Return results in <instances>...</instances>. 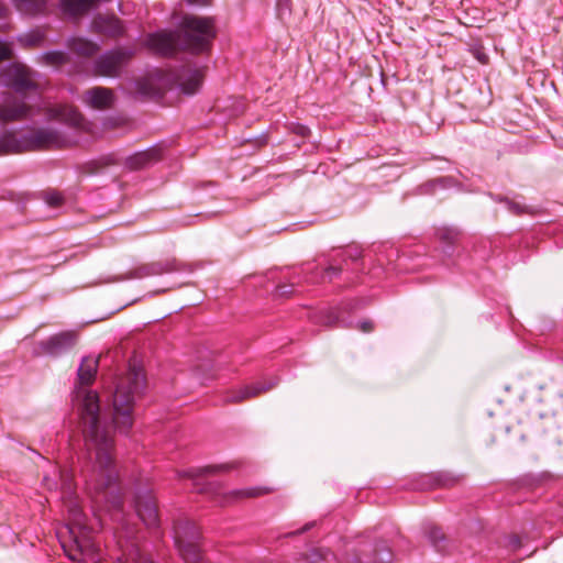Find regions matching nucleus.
Here are the masks:
<instances>
[{
    "label": "nucleus",
    "mask_w": 563,
    "mask_h": 563,
    "mask_svg": "<svg viewBox=\"0 0 563 563\" xmlns=\"http://www.w3.org/2000/svg\"><path fill=\"white\" fill-rule=\"evenodd\" d=\"M99 367V356H86L77 371L74 389V406L77 409L85 448L90 465L85 473L88 492L92 495L96 507L111 514L114 521L122 520L123 499L117 485L118 473L113 460L114 441L101 412L99 396L89 389L95 382Z\"/></svg>",
    "instance_id": "obj_1"
},
{
    "label": "nucleus",
    "mask_w": 563,
    "mask_h": 563,
    "mask_svg": "<svg viewBox=\"0 0 563 563\" xmlns=\"http://www.w3.org/2000/svg\"><path fill=\"white\" fill-rule=\"evenodd\" d=\"M153 159H154V157L151 152H140V153H136L135 155L129 157L126 163L131 168L137 169V168L144 167L146 164H148Z\"/></svg>",
    "instance_id": "obj_21"
},
{
    "label": "nucleus",
    "mask_w": 563,
    "mask_h": 563,
    "mask_svg": "<svg viewBox=\"0 0 563 563\" xmlns=\"http://www.w3.org/2000/svg\"><path fill=\"white\" fill-rule=\"evenodd\" d=\"M84 102L93 109H106L111 107L113 93L110 89L96 87L85 92Z\"/></svg>",
    "instance_id": "obj_12"
},
{
    "label": "nucleus",
    "mask_w": 563,
    "mask_h": 563,
    "mask_svg": "<svg viewBox=\"0 0 563 563\" xmlns=\"http://www.w3.org/2000/svg\"><path fill=\"white\" fill-rule=\"evenodd\" d=\"M40 58L44 64L51 66H59L66 62V55L58 51L46 52Z\"/></svg>",
    "instance_id": "obj_22"
},
{
    "label": "nucleus",
    "mask_w": 563,
    "mask_h": 563,
    "mask_svg": "<svg viewBox=\"0 0 563 563\" xmlns=\"http://www.w3.org/2000/svg\"><path fill=\"white\" fill-rule=\"evenodd\" d=\"M11 47L8 43L0 41V62L11 57Z\"/></svg>",
    "instance_id": "obj_32"
},
{
    "label": "nucleus",
    "mask_w": 563,
    "mask_h": 563,
    "mask_svg": "<svg viewBox=\"0 0 563 563\" xmlns=\"http://www.w3.org/2000/svg\"><path fill=\"white\" fill-rule=\"evenodd\" d=\"M52 114L55 119L77 129H88L82 114L73 106L64 104L52 110Z\"/></svg>",
    "instance_id": "obj_11"
},
{
    "label": "nucleus",
    "mask_w": 563,
    "mask_h": 563,
    "mask_svg": "<svg viewBox=\"0 0 563 563\" xmlns=\"http://www.w3.org/2000/svg\"><path fill=\"white\" fill-rule=\"evenodd\" d=\"M30 141H57V136L51 131H40L33 139Z\"/></svg>",
    "instance_id": "obj_27"
},
{
    "label": "nucleus",
    "mask_w": 563,
    "mask_h": 563,
    "mask_svg": "<svg viewBox=\"0 0 563 563\" xmlns=\"http://www.w3.org/2000/svg\"><path fill=\"white\" fill-rule=\"evenodd\" d=\"M220 467L219 466H206L201 468H190L187 471H183L179 473L180 477L190 478L194 482V486L197 487L199 492L202 493H211L217 498V503L221 506H225L232 504L236 500L243 498H252L257 497L267 493L266 488L262 487H252L245 489H233L228 493H219V487L213 483L205 484L202 481L209 474L216 473Z\"/></svg>",
    "instance_id": "obj_5"
},
{
    "label": "nucleus",
    "mask_w": 563,
    "mask_h": 563,
    "mask_svg": "<svg viewBox=\"0 0 563 563\" xmlns=\"http://www.w3.org/2000/svg\"><path fill=\"white\" fill-rule=\"evenodd\" d=\"M201 74L198 70L190 73L187 78H181V91L187 95L195 93L201 85Z\"/></svg>",
    "instance_id": "obj_20"
},
{
    "label": "nucleus",
    "mask_w": 563,
    "mask_h": 563,
    "mask_svg": "<svg viewBox=\"0 0 563 563\" xmlns=\"http://www.w3.org/2000/svg\"><path fill=\"white\" fill-rule=\"evenodd\" d=\"M335 323V319L334 318H330L328 321H327V325H332Z\"/></svg>",
    "instance_id": "obj_41"
},
{
    "label": "nucleus",
    "mask_w": 563,
    "mask_h": 563,
    "mask_svg": "<svg viewBox=\"0 0 563 563\" xmlns=\"http://www.w3.org/2000/svg\"><path fill=\"white\" fill-rule=\"evenodd\" d=\"M190 3L207 4L208 0H187Z\"/></svg>",
    "instance_id": "obj_39"
},
{
    "label": "nucleus",
    "mask_w": 563,
    "mask_h": 563,
    "mask_svg": "<svg viewBox=\"0 0 563 563\" xmlns=\"http://www.w3.org/2000/svg\"><path fill=\"white\" fill-rule=\"evenodd\" d=\"M44 485L47 487V489L49 490H56L58 488V482L57 479L54 477H49V476H45L44 477Z\"/></svg>",
    "instance_id": "obj_33"
},
{
    "label": "nucleus",
    "mask_w": 563,
    "mask_h": 563,
    "mask_svg": "<svg viewBox=\"0 0 563 563\" xmlns=\"http://www.w3.org/2000/svg\"><path fill=\"white\" fill-rule=\"evenodd\" d=\"M69 48L79 56L89 57L99 51V45L84 37H75L70 40Z\"/></svg>",
    "instance_id": "obj_17"
},
{
    "label": "nucleus",
    "mask_w": 563,
    "mask_h": 563,
    "mask_svg": "<svg viewBox=\"0 0 563 563\" xmlns=\"http://www.w3.org/2000/svg\"><path fill=\"white\" fill-rule=\"evenodd\" d=\"M475 57L482 64H487V62H488V56L481 51H476Z\"/></svg>",
    "instance_id": "obj_34"
},
{
    "label": "nucleus",
    "mask_w": 563,
    "mask_h": 563,
    "mask_svg": "<svg viewBox=\"0 0 563 563\" xmlns=\"http://www.w3.org/2000/svg\"><path fill=\"white\" fill-rule=\"evenodd\" d=\"M134 55L129 48H115L102 54L95 63V73L99 76L117 77Z\"/></svg>",
    "instance_id": "obj_7"
},
{
    "label": "nucleus",
    "mask_w": 563,
    "mask_h": 563,
    "mask_svg": "<svg viewBox=\"0 0 563 563\" xmlns=\"http://www.w3.org/2000/svg\"><path fill=\"white\" fill-rule=\"evenodd\" d=\"M35 76L36 74L25 65L13 64L5 70L2 78L7 86L12 87L16 93L23 95L37 88Z\"/></svg>",
    "instance_id": "obj_8"
},
{
    "label": "nucleus",
    "mask_w": 563,
    "mask_h": 563,
    "mask_svg": "<svg viewBox=\"0 0 563 563\" xmlns=\"http://www.w3.org/2000/svg\"><path fill=\"white\" fill-rule=\"evenodd\" d=\"M510 544L512 547V549H517L520 547V540L518 537H512L511 540H510Z\"/></svg>",
    "instance_id": "obj_36"
},
{
    "label": "nucleus",
    "mask_w": 563,
    "mask_h": 563,
    "mask_svg": "<svg viewBox=\"0 0 563 563\" xmlns=\"http://www.w3.org/2000/svg\"><path fill=\"white\" fill-rule=\"evenodd\" d=\"M360 329L363 331V332H369L373 330V323L372 321H364L360 324Z\"/></svg>",
    "instance_id": "obj_35"
},
{
    "label": "nucleus",
    "mask_w": 563,
    "mask_h": 563,
    "mask_svg": "<svg viewBox=\"0 0 563 563\" xmlns=\"http://www.w3.org/2000/svg\"><path fill=\"white\" fill-rule=\"evenodd\" d=\"M501 201H504L506 203L508 210L514 213H521L525 209L523 206H521L520 203L511 201L507 198L503 199Z\"/></svg>",
    "instance_id": "obj_29"
},
{
    "label": "nucleus",
    "mask_w": 563,
    "mask_h": 563,
    "mask_svg": "<svg viewBox=\"0 0 563 563\" xmlns=\"http://www.w3.org/2000/svg\"><path fill=\"white\" fill-rule=\"evenodd\" d=\"M134 504L139 518L144 522L146 527H158L157 506L151 490H137Z\"/></svg>",
    "instance_id": "obj_10"
},
{
    "label": "nucleus",
    "mask_w": 563,
    "mask_h": 563,
    "mask_svg": "<svg viewBox=\"0 0 563 563\" xmlns=\"http://www.w3.org/2000/svg\"><path fill=\"white\" fill-rule=\"evenodd\" d=\"M159 273H162L159 265L154 264V265L142 267L139 271V273L136 274V277L150 276V275L159 274Z\"/></svg>",
    "instance_id": "obj_26"
},
{
    "label": "nucleus",
    "mask_w": 563,
    "mask_h": 563,
    "mask_svg": "<svg viewBox=\"0 0 563 563\" xmlns=\"http://www.w3.org/2000/svg\"><path fill=\"white\" fill-rule=\"evenodd\" d=\"M41 196L49 207H58L64 201L63 196L58 191L52 189L43 191Z\"/></svg>",
    "instance_id": "obj_23"
},
{
    "label": "nucleus",
    "mask_w": 563,
    "mask_h": 563,
    "mask_svg": "<svg viewBox=\"0 0 563 563\" xmlns=\"http://www.w3.org/2000/svg\"><path fill=\"white\" fill-rule=\"evenodd\" d=\"M277 385L276 380H271L267 385L256 383L250 386H244L239 389L232 390L228 396V401L230 402H240L253 397L258 396L260 394L267 391Z\"/></svg>",
    "instance_id": "obj_13"
},
{
    "label": "nucleus",
    "mask_w": 563,
    "mask_h": 563,
    "mask_svg": "<svg viewBox=\"0 0 563 563\" xmlns=\"http://www.w3.org/2000/svg\"><path fill=\"white\" fill-rule=\"evenodd\" d=\"M92 27L100 34L113 37L123 32L122 23L115 16H98L93 20Z\"/></svg>",
    "instance_id": "obj_16"
},
{
    "label": "nucleus",
    "mask_w": 563,
    "mask_h": 563,
    "mask_svg": "<svg viewBox=\"0 0 563 563\" xmlns=\"http://www.w3.org/2000/svg\"><path fill=\"white\" fill-rule=\"evenodd\" d=\"M52 143H0V156L40 152L51 148ZM58 145L60 143H57Z\"/></svg>",
    "instance_id": "obj_15"
},
{
    "label": "nucleus",
    "mask_w": 563,
    "mask_h": 563,
    "mask_svg": "<svg viewBox=\"0 0 563 563\" xmlns=\"http://www.w3.org/2000/svg\"><path fill=\"white\" fill-rule=\"evenodd\" d=\"M201 532L199 527L189 519L179 520L174 527V540L179 554L186 563L200 562L202 554L199 545Z\"/></svg>",
    "instance_id": "obj_6"
},
{
    "label": "nucleus",
    "mask_w": 563,
    "mask_h": 563,
    "mask_svg": "<svg viewBox=\"0 0 563 563\" xmlns=\"http://www.w3.org/2000/svg\"><path fill=\"white\" fill-rule=\"evenodd\" d=\"M277 10L279 16L290 12V0H277Z\"/></svg>",
    "instance_id": "obj_30"
},
{
    "label": "nucleus",
    "mask_w": 563,
    "mask_h": 563,
    "mask_svg": "<svg viewBox=\"0 0 563 563\" xmlns=\"http://www.w3.org/2000/svg\"><path fill=\"white\" fill-rule=\"evenodd\" d=\"M277 291L279 295L284 296V295H287L288 294V290H287V287L286 286H279L277 288Z\"/></svg>",
    "instance_id": "obj_38"
},
{
    "label": "nucleus",
    "mask_w": 563,
    "mask_h": 563,
    "mask_svg": "<svg viewBox=\"0 0 563 563\" xmlns=\"http://www.w3.org/2000/svg\"><path fill=\"white\" fill-rule=\"evenodd\" d=\"M336 273H338V269H336L335 267H332V266H331V267H329V268L327 269V274H328V275L336 274Z\"/></svg>",
    "instance_id": "obj_40"
},
{
    "label": "nucleus",
    "mask_w": 563,
    "mask_h": 563,
    "mask_svg": "<svg viewBox=\"0 0 563 563\" xmlns=\"http://www.w3.org/2000/svg\"><path fill=\"white\" fill-rule=\"evenodd\" d=\"M27 112V106L23 101H18L16 97L0 104V120L4 122L20 120L26 117Z\"/></svg>",
    "instance_id": "obj_14"
},
{
    "label": "nucleus",
    "mask_w": 563,
    "mask_h": 563,
    "mask_svg": "<svg viewBox=\"0 0 563 563\" xmlns=\"http://www.w3.org/2000/svg\"><path fill=\"white\" fill-rule=\"evenodd\" d=\"M78 341V334L75 331H63L51 335L40 342L38 347L42 353L51 356H59L70 351Z\"/></svg>",
    "instance_id": "obj_9"
},
{
    "label": "nucleus",
    "mask_w": 563,
    "mask_h": 563,
    "mask_svg": "<svg viewBox=\"0 0 563 563\" xmlns=\"http://www.w3.org/2000/svg\"><path fill=\"white\" fill-rule=\"evenodd\" d=\"M64 494V504L68 512L67 529L70 536V544L63 543L67 556L73 561L99 560L98 548L90 536V529L86 523V516L76 498L71 496V483L63 474L59 475Z\"/></svg>",
    "instance_id": "obj_3"
},
{
    "label": "nucleus",
    "mask_w": 563,
    "mask_h": 563,
    "mask_svg": "<svg viewBox=\"0 0 563 563\" xmlns=\"http://www.w3.org/2000/svg\"><path fill=\"white\" fill-rule=\"evenodd\" d=\"M145 386L141 368L131 367L115 387L112 402V422L121 433H128L133 424V404Z\"/></svg>",
    "instance_id": "obj_4"
},
{
    "label": "nucleus",
    "mask_w": 563,
    "mask_h": 563,
    "mask_svg": "<svg viewBox=\"0 0 563 563\" xmlns=\"http://www.w3.org/2000/svg\"><path fill=\"white\" fill-rule=\"evenodd\" d=\"M181 36L170 32L148 34L145 45L154 53L168 55L178 46L192 53L205 52L214 37V25L210 18L185 15L180 22Z\"/></svg>",
    "instance_id": "obj_2"
},
{
    "label": "nucleus",
    "mask_w": 563,
    "mask_h": 563,
    "mask_svg": "<svg viewBox=\"0 0 563 563\" xmlns=\"http://www.w3.org/2000/svg\"><path fill=\"white\" fill-rule=\"evenodd\" d=\"M7 12H8L7 8L4 7L2 1L0 0V18L5 16Z\"/></svg>",
    "instance_id": "obj_37"
},
{
    "label": "nucleus",
    "mask_w": 563,
    "mask_h": 563,
    "mask_svg": "<svg viewBox=\"0 0 563 563\" xmlns=\"http://www.w3.org/2000/svg\"><path fill=\"white\" fill-rule=\"evenodd\" d=\"M92 0H62L63 9L70 14H81L92 7Z\"/></svg>",
    "instance_id": "obj_19"
},
{
    "label": "nucleus",
    "mask_w": 563,
    "mask_h": 563,
    "mask_svg": "<svg viewBox=\"0 0 563 563\" xmlns=\"http://www.w3.org/2000/svg\"><path fill=\"white\" fill-rule=\"evenodd\" d=\"M457 236V231L453 229H444L440 233V238L448 242H453Z\"/></svg>",
    "instance_id": "obj_31"
},
{
    "label": "nucleus",
    "mask_w": 563,
    "mask_h": 563,
    "mask_svg": "<svg viewBox=\"0 0 563 563\" xmlns=\"http://www.w3.org/2000/svg\"><path fill=\"white\" fill-rule=\"evenodd\" d=\"M42 41L40 34H26L20 37V42L26 46H36Z\"/></svg>",
    "instance_id": "obj_25"
},
{
    "label": "nucleus",
    "mask_w": 563,
    "mask_h": 563,
    "mask_svg": "<svg viewBox=\"0 0 563 563\" xmlns=\"http://www.w3.org/2000/svg\"><path fill=\"white\" fill-rule=\"evenodd\" d=\"M291 129L294 133L299 137L306 139L311 136L310 130L305 125L292 124Z\"/></svg>",
    "instance_id": "obj_28"
},
{
    "label": "nucleus",
    "mask_w": 563,
    "mask_h": 563,
    "mask_svg": "<svg viewBox=\"0 0 563 563\" xmlns=\"http://www.w3.org/2000/svg\"><path fill=\"white\" fill-rule=\"evenodd\" d=\"M429 540L437 547L444 539V534L440 528L430 527L427 531Z\"/></svg>",
    "instance_id": "obj_24"
},
{
    "label": "nucleus",
    "mask_w": 563,
    "mask_h": 563,
    "mask_svg": "<svg viewBox=\"0 0 563 563\" xmlns=\"http://www.w3.org/2000/svg\"><path fill=\"white\" fill-rule=\"evenodd\" d=\"M16 10L24 14H35L45 8V0H12Z\"/></svg>",
    "instance_id": "obj_18"
}]
</instances>
